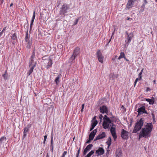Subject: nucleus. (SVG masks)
I'll use <instances>...</instances> for the list:
<instances>
[{
	"instance_id": "f257e3e1",
	"label": "nucleus",
	"mask_w": 157,
	"mask_h": 157,
	"mask_svg": "<svg viewBox=\"0 0 157 157\" xmlns=\"http://www.w3.org/2000/svg\"><path fill=\"white\" fill-rule=\"evenodd\" d=\"M153 125L152 123H147L144 128L141 131L139 136V138L143 137L145 138L150 137L152 131Z\"/></svg>"
},
{
	"instance_id": "f03ea898",
	"label": "nucleus",
	"mask_w": 157,
	"mask_h": 157,
	"mask_svg": "<svg viewBox=\"0 0 157 157\" xmlns=\"http://www.w3.org/2000/svg\"><path fill=\"white\" fill-rule=\"evenodd\" d=\"M144 121V118H141L136 123L135 126L132 131L133 133H136L139 131L142 128Z\"/></svg>"
},
{
	"instance_id": "7ed1b4c3",
	"label": "nucleus",
	"mask_w": 157,
	"mask_h": 157,
	"mask_svg": "<svg viewBox=\"0 0 157 157\" xmlns=\"http://www.w3.org/2000/svg\"><path fill=\"white\" fill-rule=\"evenodd\" d=\"M69 8V7L67 4H64L60 8L59 14L61 17H65L66 15L65 14L67 13Z\"/></svg>"
},
{
	"instance_id": "20e7f679",
	"label": "nucleus",
	"mask_w": 157,
	"mask_h": 157,
	"mask_svg": "<svg viewBox=\"0 0 157 157\" xmlns=\"http://www.w3.org/2000/svg\"><path fill=\"white\" fill-rule=\"evenodd\" d=\"M25 41L27 43V47L29 49L31 48V46L32 44V38H30V35L28 34V28L26 36L25 37Z\"/></svg>"
},
{
	"instance_id": "39448f33",
	"label": "nucleus",
	"mask_w": 157,
	"mask_h": 157,
	"mask_svg": "<svg viewBox=\"0 0 157 157\" xmlns=\"http://www.w3.org/2000/svg\"><path fill=\"white\" fill-rule=\"evenodd\" d=\"M111 128L110 132L114 139L115 140L117 138V136L116 133V125L113 124L110 125Z\"/></svg>"
},
{
	"instance_id": "423d86ee",
	"label": "nucleus",
	"mask_w": 157,
	"mask_h": 157,
	"mask_svg": "<svg viewBox=\"0 0 157 157\" xmlns=\"http://www.w3.org/2000/svg\"><path fill=\"white\" fill-rule=\"evenodd\" d=\"M129 133L123 129L121 130V136L124 140H127L128 138V135Z\"/></svg>"
},
{
	"instance_id": "0eeeda50",
	"label": "nucleus",
	"mask_w": 157,
	"mask_h": 157,
	"mask_svg": "<svg viewBox=\"0 0 157 157\" xmlns=\"http://www.w3.org/2000/svg\"><path fill=\"white\" fill-rule=\"evenodd\" d=\"M137 112H138V116H140L143 113L147 114V113L145 110V107L144 106L139 108L138 109Z\"/></svg>"
},
{
	"instance_id": "6e6552de",
	"label": "nucleus",
	"mask_w": 157,
	"mask_h": 157,
	"mask_svg": "<svg viewBox=\"0 0 157 157\" xmlns=\"http://www.w3.org/2000/svg\"><path fill=\"white\" fill-rule=\"evenodd\" d=\"M113 121L111 120H110V121L109 122L107 121H103L102 124L103 128L105 129L109 128L110 126L109 124H113Z\"/></svg>"
},
{
	"instance_id": "1a4fd4ad",
	"label": "nucleus",
	"mask_w": 157,
	"mask_h": 157,
	"mask_svg": "<svg viewBox=\"0 0 157 157\" xmlns=\"http://www.w3.org/2000/svg\"><path fill=\"white\" fill-rule=\"evenodd\" d=\"M97 56L98 59V61L101 63H102L104 57L100 50L97 51Z\"/></svg>"
},
{
	"instance_id": "9d476101",
	"label": "nucleus",
	"mask_w": 157,
	"mask_h": 157,
	"mask_svg": "<svg viewBox=\"0 0 157 157\" xmlns=\"http://www.w3.org/2000/svg\"><path fill=\"white\" fill-rule=\"evenodd\" d=\"M100 112L102 113H106L108 115V112L107 107L105 105H102L100 107Z\"/></svg>"
},
{
	"instance_id": "9b49d317",
	"label": "nucleus",
	"mask_w": 157,
	"mask_h": 157,
	"mask_svg": "<svg viewBox=\"0 0 157 157\" xmlns=\"http://www.w3.org/2000/svg\"><path fill=\"white\" fill-rule=\"evenodd\" d=\"M133 36V33H130L128 36H127L126 39L125 40V43L127 44L128 46L131 41L132 39Z\"/></svg>"
},
{
	"instance_id": "f8f14e48",
	"label": "nucleus",
	"mask_w": 157,
	"mask_h": 157,
	"mask_svg": "<svg viewBox=\"0 0 157 157\" xmlns=\"http://www.w3.org/2000/svg\"><path fill=\"white\" fill-rule=\"evenodd\" d=\"M6 137L5 136H2L0 139V149L1 150L3 149V147L4 146V143L6 142Z\"/></svg>"
},
{
	"instance_id": "ddd939ff",
	"label": "nucleus",
	"mask_w": 157,
	"mask_h": 157,
	"mask_svg": "<svg viewBox=\"0 0 157 157\" xmlns=\"http://www.w3.org/2000/svg\"><path fill=\"white\" fill-rule=\"evenodd\" d=\"M104 150L102 147H99L96 151L95 153L97 155H101L104 154Z\"/></svg>"
},
{
	"instance_id": "4468645a",
	"label": "nucleus",
	"mask_w": 157,
	"mask_h": 157,
	"mask_svg": "<svg viewBox=\"0 0 157 157\" xmlns=\"http://www.w3.org/2000/svg\"><path fill=\"white\" fill-rule=\"evenodd\" d=\"M93 146V144H90L87 146L86 147V148L84 149L83 152V155H85L86 154L87 152L90 151V150L91 149V148Z\"/></svg>"
},
{
	"instance_id": "2eb2a0df",
	"label": "nucleus",
	"mask_w": 157,
	"mask_h": 157,
	"mask_svg": "<svg viewBox=\"0 0 157 157\" xmlns=\"http://www.w3.org/2000/svg\"><path fill=\"white\" fill-rule=\"evenodd\" d=\"M97 132V129H95L93 130L90 134L89 138L91 140H93Z\"/></svg>"
},
{
	"instance_id": "dca6fc26",
	"label": "nucleus",
	"mask_w": 157,
	"mask_h": 157,
	"mask_svg": "<svg viewBox=\"0 0 157 157\" xmlns=\"http://www.w3.org/2000/svg\"><path fill=\"white\" fill-rule=\"evenodd\" d=\"M80 48L78 47H77L73 51L72 55L76 57L80 54Z\"/></svg>"
},
{
	"instance_id": "f3484780",
	"label": "nucleus",
	"mask_w": 157,
	"mask_h": 157,
	"mask_svg": "<svg viewBox=\"0 0 157 157\" xmlns=\"http://www.w3.org/2000/svg\"><path fill=\"white\" fill-rule=\"evenodd\" d=\"M105 133L104 132H102L101 133L99 134L96 137L95 140L102 139L105 137Z\"/></svg>"
},
{
	"instance_id": "a211bd4d",
	"label": "nucleus",
	"mask_w": 157,
	"mask_h": 157,
	"mask_svg": "<svg viewBox=\"0 0 157 157\" xmlns=\"http://www.w3.org/2000/svg\"><path fill=\"white\" fill-rule=\"evenodd\" d=\"M30 126L31 125H28L26 127L24 128L23 132V137L24 138L27 135V133L28 132Z\"/></svg>"
},
{
	"instance_id": "6ab92c4d",
	"label": "nucleus",
	"mask_w": 157,
	"mask_h": 157,
	"mask_svg": "<svg viewBox=\"0 0 157 157\" xmlns=\"http://www.w3.org/2000/svg\"><path fill=\"white\" fill-rule=\"evenodd\" d=\"M35 17V12L34 11L33 12V17H32V19L31 21V23H30V31H31L32 29L33 24V23L34 21V20Z\"/></svg>"
},
{
	"instance_id": "aec40b11",
	"label": "nucleus",
	"mask_w": 157,
	"mask_h": 157,
	"mask_svg": "<svg viewBox=\"0 0 157 157\" xmlns=\"http://www.w3.org/2000/svg\"><path fill=\"white\" fill-rule=\"evenodd\" d=\"M98 124V121L97 120H95L94 122L91 123V127L90 128V131H91L94 129L96 125Z\"/></svg>"
},
{
	"instance_id": "412c9836",
	"label": "nucleus",
	"mask_w": 157,
	"mask_h": 157,
	"mask_svg": "<svg viewBox=\"0 0 157 157\" xmlns=\"http://www.w3.org/2000/svg\"><path fill=\"white\" fill-rule=\"evenodd\" d=\"M36 63H35L34 64L32 65V67H31L30 69L29 70L28 75L29 76L30 75L33 71L34 68L36 67Z\"/></svg>"
},
{
	"instance_id": "4be33fe9",
	"label": "nucleus",
	"mask_w": 157,
	"mask_h": 157,
	"mask_svg": "<svg viewBox=\"0 0 157 157\" xmlns=\"http://www.w3.org/2000/svg\"><path fill=\"white\" fill-rule=\"evenodd\" d=\"M52 60L50 58L49 59V61L48 63V65L46 67L47 69H48L49 67H51L52 66Z\"/></svg>"
},
{
	"instance_id": "5701e85b",
	"label": "nucleus",
	"mask_w": 157,
	"mask_h": 157,
	"mask_svg": "<svg viewBox=\"0 0 157 157\" xmlns=\"http://www.w3.org/2000/svg\"><path fill=\"white\" fill-rule=\"evenodd\" d=\"M76 57V56L72 55L70 58L69 60V62L70 63H74L75 62V59Z\"/></svg>"
},
{
	"instance_id": "b1692460",
	"label": "nucleus",
	"mask_w": 157,
	"mask_h": 157,
	"mask_svg": "<svg viewBox=\"0 0 157 157\" xmlns=\"http://www.w3.org/2000/svg\"><path fill=\"white\" fill-rule=\"evenodd\" d=\"M144 3L141 6V8L142 9L141 10L142 12H143L144 10L145 5L148 3L147 0H144Z\"/></svg>"
},
{
	"instance_id": "393cba45",
	"label": "nucleus",
	"mask_w": 157,
	"mask_h": 157,
	"mask_svg": "<svg viewBox=\"0 0 157 157\" xmlns=\"http://www.w3.org/2000/svg\"><path fill=\"white\" fill-rule=\"evenodd\" d=\"M50 150L52 152H53V137L52 136L51 140V144H50Z\"/></svg>"
},
{
	"instance_id": "a878e982",
	"label": "nucleus",
	"mask_w": 157,
	"mask_h": 157,
	"mask_svg": "<svg viewBox=\"0 0 157 157\" xmlns=\"http://www.w3.org/2000/svg\"><path fill=\"white\" fill-rule=\"evenodd\" d=\"M133 2V1L132 0H129L127 4V7L129 8L131 7L132 5V3Z\"/></svg>"
},
{
	"instance_id": "bb28decb",
	"label": "nucleus",
	"mask_w": 157,
	"mask_h": 157,
	"mask_svg": "<svg viewBox=\"0 0 157 157\" xmlns=\"http://www.w3.org/2000/svg\"><path fill=\"white\" fill-rule=\"evenodd\" d=\"M60 78V75H58V76L56 78V79L55 80V82H56V85H58V83L60 82V81L59 80V79Z\"/></svg>"
},
{
	"instance_id": "cd10ccee",
	"label": "nucleus",
	"mask_w": 157,
	"mask_h": 157,
	"mask_svg": "<svg viewBox=\"0 0 157 157\" xmlns=\"http://www.w3.org/2000/svg\"><path fill=\"white\" fill-rule=\"evenodd\" d=\"M111 138L109 137L108 138V141L106 142V143L107 144V145H108V148L109 147V146L111 145Z\"/></svg>"
},
{
	"instance_id": "c85d7f7f",
	"label": "nucleus",
	"mask_w": 157,
	"mask_h": 157,
	"mask_svg": "<svg viewBox=\"0 0 157 157\" xmlns=\"http://www.w3.org/2000/svg\"><path fill=\"white\" fill-rule=\"evenodd\" d=\"M125 55L124 53L123 52H122L120 53V55L119 56V57L118 58V59L120 60L121 58H124L125 57Z\"/></svg>"
},
{
	"instance_id": "c756f323",
	"label": "nucleus",
	"mask_w": 157,
	"mask_h": 157,
	"mask_svg": "<svg viewBox=\"0 0 157 157\" xmlns=\"http://www.w3.org/2000/svg\"><path fill=\"white\" fill-rule=\"evenodd\" d=\"M94 153V151L93 150H91L90 152H89L87 155L86 156V157H90Z\"/></svg>"
},
{
	"instance_id": "7c9ffc66",
	"label": "nucleus",
	"mask_w": 157,
	"mask_h": 157,
	"mask_svg": "<svg viewBox=\"0 0 157 157\" xmlns=\"http://www.w3.org/2000/svg\"><path fill=\"white\" fill-rule=\"evenodd\" d=\"M3 149L4 150V151L2 150V149L1 150V149H0V153H1L2 154H4L7 150V147H4Z\"/></svg>"
},
{
	"instance_id": "2f4dec72",
	"label": "nucleus",
	"mask_w": 157,
	"mask_h": 157,
	"mask_svg": "<svg viewBox=\"0 0 157 157\" xmlns=\"http://www.w3.org/2000/svg\"><path fill=\"white\" fill-rule=\"evenodd\" d=\"M103 121H107L109 122L110 121V118L107 117L106 115H105L103 118Z\"/></svg>"
},
{
	"instance_id": "473e14b6",
	"label": "nucleus",
	"mask_w": 157,
	"mask_h": 157,
	"mask_svg": "<svg viewBox=\"0 0 157 157\" xmlns=\"http://www.w3.org/2000/svg\"><path fill=\"white\" fill-rule=\"evenodd\" d=\"M34 63V60H33V59H30V61L29 63V67H32V65H33V64H34L35 63H36L35 62V63Z\"/></svg>"
},
{
	"instance_id": "72a5a7b5",
	"label": "nucleus",
	"mask_w": 157,
	"mask_h": 157,
	"mask_svg": "<svg viewBox=\"0 0 157 157\" xmlns=\"http://www.w3.org/2000/svg\"><path fill=\"white\" fill-rule=\"evenodd\" d=\"M12 39L13 40H16L17 39V37L16 35V33H15L14 34H12V36H11Z\"/></svg>"
},
{
	"instance_id": "f704fd0d",
	"label": "nucleus",
	"mask_w": 157,
	"mask_h": 157,
	"mask_svg": "<svg viewBox=\"0 0 157 157\" xmlns=\"http://www.w3.org/2000/svg\"><path fill=\"white\" fill-rule=\"evenodd\" d=\"M153 99H150V100H148L149 101V104L150 105H153L154 103V98H152Z\"/></svg>"
},
{
	"instance_id": "c9c22d12",
	"label": "nucleus",
	"mask_w": 157,
	"mask_h": 157,
	"mask_svg": "<svg viewBox=\"0 0 157 157\" xmlns=\"http://www.w3.org/2000/svg\"><path fill=\"white\" fill-rule=\"evenodd\" d=\"M144 70V68H143L141 70L139 74V80H141L142 78V76L141 75L143 73V71Z\"/></svg>"
},
{
	"instance_id": "e433bc0d",
	"label": "nucleus",
	"mask_w": 157,
	"mask_h": 157,
	"mask_svg": "<svg viewBox=\"0 0 157 157\" xmlns=\"http://www.w3.org/2000/svg\"><path fill=\"white\" fill-rule=\"evenodd\" d=\"M6 71L5 73H4L2 75L3 77L4 78L5 80L7 79V75L6 74Z\"/></svg>"
},
{
	"instance_id": "4c0bfd02",
	"label": "nucleus",
	"mask_w": 157,
	"mask_h": 157,
	"mask_svg": "<svg viewBox=\"0 0 157 157\" xmlns=\"http://www.w3.org/2000/svg\"><path fill=\"white\" fill-rule=\"evenodd\" d=\"M78 20H79V19L78 18L74 22V24H73V25H76L77 24V23H78Z\"/></svg>"
},
{
	"instance_id": "58836bf2",
	"label": "nucleus",
	"mask_w": 157,
	"mask_h": 157,
	"mask_svg": "<svg viewBox=\"0 0 157 157\" xmlns=\"http://www.w3.org/2000/svg\"><path fill=\"white\" fill-rule=\"evenodd\" d=\"M67 153V151H64V152L62 155L61 157H65V155H66Z\"/></svg>"
},
{
	"instance_id": "ea45409f",
	"label": "nucleus",
	"mask_w": 157,
	"mask_h": 157,
	"mask_svg": "<svg viewBox=\"0 0 157 157\" xmlns=\"http://www.w3.org/2000/svg\"><path fill=\"white\" fill-rule=\"evenodd\" d=\"M99 119H100V122L101 121L103 116L102 114H100L99 116Z\"/></svg>"
},
{
	"instance_id": "a19ab883",
	"label": "nucleus",
	"mask_w": 157,
	"mask_h": 157,
	"mask_svg": "<svg viewBox=\"0 0 157 157\" xmlns=\"http://www.w3.org/2000/svg\"><path fill=\"white\" fill-rule=\"evenodd\" d=\"M35 55L34 54V53H32V55L31 56L30 58V59H33L34 57H35Z\"/></svg>"
},
{
	"instance_id": "79ce46f5",
	"label": "nucleus",
	"mask_w": 157,
	"mask_h": 157,
	"mask_svg": "<svg viewBox=\"0 0 157 157\" xmlns=\"http://www.w3.org/2000/svg\"><path fill=\"white\" fill-rule=\"evenodd\" d=\"M80 148H79L76 153V156H77V157H78L79 154L80 153Z\"/></svg>"
},
{
	"instance_id": "37998d69",
	"label": "nucleus",
	"mask_w": 157,
	"mask_h": 157,
	"mask_svg": "<svg viewBox=\"0 0 157 157\" xmlns=\"http://www.w3.org/2000/svg\"><path fill=\"white\" fill-rule=\"evenodd\" d=\"M92 140H90V139H89V140H87L86 143H87V144H89V143H90L91 142V141H92Z\"/></svg>"
},
{
	"instance_id": "c03bdc74",
	"label": "nucleus",
	"mask_w": 157,
	"mask_h": 157,
	"mask_svg": "<svg viewBox=\"0 0 157 157\" xmlns=\"http://www.w3.org/2000/svg\"><path fill=\"white\" fill-rule=\"evenodd\" d=\"M139 79L138 78H136V80H135V81L134 82V84H135V85H136V82H137L139 80Z\"/></svg>"
},
{
	"instance_id": "a18cd8bd",
	"label": "nucleus",
	"mask_w": 157,
	"mask_h": 157,
	"mask_svg": "<svg viewBox=\"0 0 157 157\" xmlns=\"http://www.w3.org/2000/svg\"><path fill=\"white\" fill-rule=\"evenodd\" d=\"M61 2V0H58L57 2V3L58 4V6L59 5Z\"/></svg>"
},
{
	"instance_id": "49530a36",
	"label": "nucleus",
	"mask_w": 157,
	"mask_h": 157,
	"mask_svg": "<svg viewBox=\"0 0 157 157\" xmlns=\"http://www.w3.org/2000/svg\"><path fill=\"white\" fill-rule=\"evenodd\" d=\"M6 27H4V28H3V29L2 30V31L3 32H4L5 31H6Z\"/></svg>"
},
{
	"instance_id": "de8ad7c7",
	"label": "nucleus",
	"mask_w": 157,
	"mask_h": 157,
	"mask_svg": "<svg viewBox=\"0 0 157 157\" xmlns=\"http://www.w3.org/2000/svg\"><path fill=\"white\" fill-rule=\"evenodd\" d=\"M151 90V89L148 87H147V89H146V91L147 92L149 91H150Z\"/></svg>"
},
{
	"instance_id": "09e8293b",
	"label": "nucleus",
	"mask_w": 157,
	"mask_h": 157,
	"mask_svg": "<svg viewBox=\"0 0 157 157\" xmlns=\"http://www.w3.org/2000/svg\"><path fill=\"white\" fill-rule=\"evenodd\" d=\"M47 135H45L44 136V140L45 141H46V139L47 138Z\"/></svg>"
},
{
	"instance_id": "8fccbe9b",
	"label": "nucleus",
	"mask_w": 157,
	"mask_h": 157,
	"mask_svg": "<svg viewBox=\"0 0 157 157\" xmlns=\"http://www.w3.org/2000/svg\"><path fill=\"white\" fill-rule=\"evenodd\" d=\"M115 31V29H114V32H113V33H112V36H111V37H112V36H113V35L114 34V32ZM112 38H111L110 39V40H109V42L110 41H111V39Z\"/></svg>"
},
{
	"instance_id": "3c124183",
	"label": "nucleus",
	"mask_w": 157,
	"mask_h": 157,
	"mask_svg": "<svg viewBox=\"0 0 157 157\" xmlns=\"http://www.w3.org/2000/svg\"><path fill=\"white\" fill-rule=\"evenodd\" d=\"M4 2V0H0V2L2 4Z\"/></svg>"
},
{
	"instance_id": "603ef678",
	"label": "nucleus",
	"mask_w": 157,
	"mask_h": 157,
	"mask_svg": "<svg viewBox=\"0 0 157 157\" xmlns=\"http://www.w3.org/2000/svg\"><path fill=\"white\" fill-rule=\"evenodd\" d=\"M111 115H112V116H111V117H110V118H111V119H112V118H114L115 117H114V116H113V115H112V113H111Z\"/></svg>"
},
{
	"instance_id": "864d4df0",
	"label": "nucleus",
	"mask_w": 157,
	"mask_h": 157,
	"mask_svg": "<svg viewBox=\"0 0 157 157\" xmlns=\"http://www.w3.org/2000/svg\"><path fill=\"white\" fill-rule=\"evenodd\" d=\"M124 58L126 61H129L128 60V59H127L125 57H124Z\"/></svg>"
},
{
	"instance_id": "5fc2aeb1",
	"label": "nucleus",
	"mask_w": 157,
	"mask_h": 157,
	"mask_svg": "<svg viewBox=\"0 0 157 157\" xmlns=\"http://www.w3.org/2000/svg\"><path fill=\"white\" fill-rule=\"evenodd\" d=\"M50 157V156H49V154H48V153L47 154V155L46 156V157Z\"/></svg>"
},
{
	"instance_id": "6e6d98bb",
	"label": "nucleus",
	"mask_w": 157,
	"mask_h": 157,
	"mask_svg": "<svg viewBox=\"0 0 157 157\" xmlns=\"http://www.w3.org/2000/svg\"><path fill=\"white\" fill-rule=\"evenodd\" d=\"M125 33L127 35V36H128V35H129V34L128 33L127 31H126Z\"/></svg>"
},
{
	"instance_id": "4d7b16f0",
	"label": "nucleus",
	"mask_w": 157,
	"mask_h": 157,
	"mask_svg": "<svg viewBox=\"0 0 157 157\" xmlns=\"http://www.w3.org/2000/svg\"><path fill=\"white\" fill-rule=\"evenodd\" d=\"M84 104H82V108H84Z\"/></svg>"
},
{
	"instance_id": "13d9d810",
	"label": "nucleus",
	"mask_w": 157,
	"mask_h": 157,
	"mask_svg": "<svg viewBox=\"0 0 157 157\" xmlns=\"http://www.w3.org/2000/svg\"><path fill=\"white\" fill-rule=\"evenodd\" d=\"M150 99H147L146 101L149 102V101L148 100H150Z\"/></svg>"
},
{
	"instance_id": "bf43d9fd",
	"label": "nucleus",
	"mask_w": 157,
	"mask_h": 157,
	"mask_svg": "<svg viewBox=\"0 0 157 157\" xmlns=\"http://www.w3.org/2000/svg\"><path fill=\"white\" fill-rule=\"evenodd\" d=\"M83 109H84V108H82V109H81V112H83Z\"/></svg>"
},
{
	"instance_id": "052dcab7",
	"label": "nucleus",
	"mask_w": 157,
	"mask_h": 157,
	"mask_svg": "<svg viewBox=\"0 0 157 157\" xmlns=\"http://www.w3.org/2000/svg\"><path fill=\"white\" fill-rule=\"evenodd\" d=\"M34 53V54H35V50H33L32 53Z\"/></svg>"
},
{
	"instance_id": "680f3d73",
	"label": "nucleus",
	"mask_w": 157,
	"mask_h": 157,
	"mask_svg": "<svg viewBox=\"0 0 157 157\" xmlns=\"http://www.w3.org/2000/svg\"><path fill=\"white\" fill-rule=\"evenodd\" d=\"M13 5V4L12 3H11L10 5V6L11 7Z\"/></svg>"
},
{
	"instance_id": "e2e57ef3",
	"label": "nucleus",
	"mask_w": 157,
	"mask_h": 157,
	"mask_svg": "<svg viewBox=\"0 0 157 157\" xmlns=\"http://www.w3.org/2000/svg\"><path fill=\"white\" fill-rule=\"evenodd\" d=\"M96 117L95 116L94 117L93 120H95L96 119Z\"/></svg>"
},
{
	"instance_id": "0e129e2a",
	"label": "nucleus",
	"mask_w": 157,
	"mask_h": 157,
	"mask_svg": "<svg viewBox=\"0 0 157 157\" xmlns=\"http://www.w3.org/2000/svg\"><path fill=\"white\" fill-rule=\"evenodd\" d=\"M45 141H45V140H44V142H43V143H44V144H45Z\"/></svg>"
},
{
	"instance_id": "69168bd1",
	"label": "nucleus",
	"mask_w": 157,
	"mask_h": 157,
	"mask_svg": "<svg viewBox=\"0 0 157 157\" xmlns=\"http://www.w3.org/2000/svg\"><path fill=\"white\" fill-rule=\"evenodd\" d=\"M154 84H155V80H154Z\"/></svg>"
},
{
	"instance_id": "338daca9",
	"label": "nucleus",
	"mask_w": 157,
	"mask_h": 157,
	"mask_svg": "<svg viewBox=\"0 0 157 157\" xmlns=\"http://www.w3.org/2000/svg\"><path fill=\"white\" fill-rule=\"evenodd\" d=\"M116 157H119V156H118L117 155H116Z\"/></svg>"
},
{
	"instance_id": "774afa93",
	"label": "nucleus",
	"mask_w": 157,
	"mask_h": 157,
	"mask_svg": "<svg viewBox=\"0 0 157 157\" xmlns=\"http://www.w3.org/2000/svg\"><path fill=\"white\" fill-rule=\"evenodd\" d=\"M44 58H45V57H43L42 58V59H43V60H44Z\"/></svg>"
}]
</instances>
